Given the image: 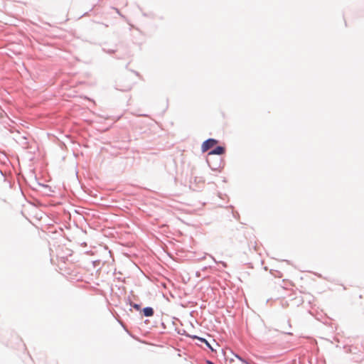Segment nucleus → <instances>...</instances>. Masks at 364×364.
I'll return each instance as SVG.
<instances>
[{
	"mask_svg": "<svg viewBox=\"0 0 364 364\" xmlns=\"http://www.w3.org/2000/svg\"><path fill=\"white\" fill-rule=\"evenodd\" d=\"M209 348L212 350V351H215V350L213 348V346H209Z\"/></svg>",
	"mask_w": 364,
	"mask_h": 364,
	"instance_id": "obj_5",
	"label": "nucleus"
},
{
	"mask_svg": "<svg viewBox=\"0 0 364 364\" xmlns=\"http://www.w3.org/2000/svg\"><path fill=\"white\" fill-rule=\"evenodd\" d=\"M209 364H213L211 362H209Z\"/></svg>",
	"mask_w": 364,
	"mask_h": 364,
	"instance_id": "obj_6",
	"label": "nucleus"
},
{
	"mask_svg": "<svg viewBox=\"0 0 364 364\" xmlns=\"http://www.w3.org/2000/svg\"><path fill=\"white\" fill-rule=\"evenodd\" d=\"M196 338L199 339L201 342L205 343L208 348L210 346V344L205 339L201 338H198V337H196Z\"/></svg>",
	"mask_w": 364,
	"mask_h": 364,
	"instance_id": "obj_4",
	"label": "nucleus"
},
{
	"mask_svg": "<svg viewBox=\"0 0 364 364\" xmlns=\"http://www.w3.org/2000/svg\"><path fill=\"white\" fill-rule=\"evenodd\" d=\"M225 153V148L223 146H217L215 149L211 151L209 154H218L221 155Z\"/></svg>",
	"mask_w": 364,
	"mask_h": 364,
	"instance_id": "obj_2",
	"label": "nucleus"
},
{
	"mask_svg": "<svg viewBox=\"0 0 364 364\" xmlns=\"http://www.w3.org/2000/svg\"><path fill=\"white\" fill-rule=\"evenodd\" d=\"M218 144V141L214 139H209L205 141L201 146V149L203 152H205L210 149L213 148L215 145Z\"/></svg>",
	"mask_w": 364,
	"mask_h": 364,
	"instance_id": "obj_1",
	"label": "nucleus"
},
{
	"mask_svg": "<svg viewBox=\"0 0 364 364\" xmlns=\"http://www.w3.org/2000/svg\"><path fill=\"white\" fill-rule=\"evenodd\" d=\"M143 312L144 316H151L154 314V310L151 307H146L143 309Z\"/></svg>",
	"mask_w": 364,
	"mask_h": 364,
	"instance_id": "obj_3",
	"label": "nucleus"
}]
</instances>
